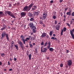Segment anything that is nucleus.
Instances as JSON below:
<instances>
[{
  "mask_svg": "<svg viewBox=\"0 0 74 74\" xmlns=\"http://www.w3.org/2000/svg\"><path fill=\"white\" fill-rule=\"evenodd\" d=\"M29 26L31 28H32V31L34 33H36V32L37 31L36 27V26H33V23H29Z\"/></svg>",
  "mask_w": 74,
  "mask_h": 74,
  "instance_id": "f257e3e1",
  "label": "nucleus"
},
{
  "mask_svg": "<svg viewBox=\"0 0 74 74\" xmlns=\"http://www.w3.org/2000/svg\"><path fill=\"white\" fill-rule=\"evenodd\" d=\"M1 38H4L5 36L7 40H9V36L8 34H6L5 31H3V32H2L1 34Z\"/></svg>",
  "mask_w": 74,
  "mask_h": 74,
  "instance_id": "f03ea898",
  "label": "nucleus"
},
{
  "mask_svg": "<svg viewBox=\"0 0 74 74\" xmlns=\"http://www.w3.org/2000/svg\"><path fill=\"white\" fill-rule=\"evenodd\" d=\"M21 40L22 41H23L24 44H25V41H27V40H29L30 39V38H27L25 40V39H24L25 38H24V37L23 35L21 36Z\"/></svg>",
  "mask_w": 74,
  "mask_h": 74,
  "instance_id": "7ed1b4c3",
  "label": "nucleus"
},
{
  "mask_svg": "<svg viewBox=\"0 0 74 74\" xmlns=\"http://www.w3.org/2000/svg\"><path fill=\"white\" fill-rule=\"evenodd\" d=\"M5 14H8L9 16H11V17H12L13 18H16V17H15V16H14V15H13L11 13V12L10 11H5Z\"/></svg>",
  "mask_w": 74,
  "mask_h": 74,
  "instance_id": "20e7f679",
  "label": "nucleus"
},
{
  "mask_svg": "<svg viewBox=\"0 0 74 74\" xmlns=\"http://www.w3.org/2000/svg\"><path fill=\"white\" fill-rule=\"evenodd\" d=\"M74 29H72V30H70V34H71V35L72 36V38L74 40V35L73 34V33H74Z\"/></svg>",
  "mask_w": 74,
  "mask_h": 74,
  "instance_id": "39448f33",
  "label": "nucleus"
},
{
  "mask_svg": "<svg viewBox=\"0 0 74 74\" xmlns=\"http://www.w3.org/2000/svg\"><path fill=\"white\" fill-rule=\"evenodd\" d=\"M72 61H71V60H69L67 61V64L69 66H71V65H72Z\"/></svg>",
  "mask_w": 74,
  "mask_h": 74,
  "instance_id": "423d86ee",
  "label": "nucleus"
},
{
  "mask_svg": "<svg viewBox=\"0 0 74 74\" xmlns=\"http://www.w3.org/2000/svg\"><path fill=\"white\" fill-rule=\"evenodd\" d=\"M47 13H44L43 14L42 16L43 18L44 19H46L47 18Z\"/></svg>",
  "mask_w": 74,
  "mask_h": 74,
  "instance_id": "0eeeda50",
  "label": "nucleus"
},
{
  "mask_svg": "<svg viewBox=\"0 0 74 74\" xmlns=\"http://www.w3.org/2000/svg\"><path fill=\"white\" fill-rule=\"evenodd\" d=\"M27 10H28V11L29 10V8H28V6H26L23 8V11H26Z\"/></svg>",
  "mask_w": 74,
  "mask_h": 74,
  "instance_id": "6e6552de",
  "label": "nucleus"
},
{
  "mask_svg": "<svg viewBox=\"0 0 74 74\" xmlns=\"http://www.w3.org/2000/svg\"><path fill=\"white\" fill-rule=\"evenodd\" d=\"M47 48L46 47L45 48H43V49H42V50L41 51L42 52H47Z\"/></svg>",
  "mask_w": 74,
  "mask_h": 74,
  "instance_id": "1a4fd4ad",
  "label": "nucleus"
},
{
  "mask_svg": "<svg viewBox=\"0 0 74 74\" xmlns=\"http://www.w3.org/2000/svg\"><path fill=\"white\" fill-rule=\"evenodd\" d=\"M34 15H38L39 14H40V11H38L37 12H33Z\"/></svg>",
  "mask_w": 74,
  "mask_h": 74,
  "instance_id": "9d476101",
  "label": "nucleus"
},
{
  "mask_svg": "<svg viewBox=\"0 0 74 74\" xmlns=\"http://www.w3.org/2000/svg\"><path fill=\"white\" fill-rule=\"evenodd\" d=\"M26 14L25 12H22L21 13V17H24V16H25Z\"/></svg>",
  "mask_w": 74,
  "mask_h": 74,
  "instance_id": "9b49d317",
  "label": "nucleus"
},
{
  "mask_svg": "<svg viewBox=\"0 0 74 74\" xmlns=\"http://www.w3.org/2000/svg\"><path fill=\"white\" fill-rule=\"evenodd\" d=\"M47 34L44 32L42 33V34L41 36V37H42V38H44V37H45L47 36Z\"/></svg>",
  "mask_w": 74,
  "mask_h": 74,
  "instance_id": "f8f14e48",
  "label": "nucleus"
},
{
  "mask_svg": "<svg viewBox=\"0 0 74 74\" xmlns=\"http://www.w3.org/2000/svg\"><path fill=\"white\" fill-rule=\"evenodd\" d=\"M37 6L34 5L32 8V10H33V11H34V10H35L37 9Z\"/></svg>",
  "mask_w": 74,
  "mask_h": 74,
  "instance_id": "ddd939ff",
  "label": "nucleus"
},
{
  "mask_svg": "<svg viewBox=\"0 0 74 74\" xmlns=\"http://www.w3.org/2000/svg\"><path fill=\"white\" fill-rule=\"evenodd\" d=\"M33 5V4L31 3V4H30L29 6V9L28 10V11H29L30 10V8L32 7V6Z\"/></svg>",
  "mask_w": 74,
  "mask_h": 74,
  "instance_id": "4468645a",
  "label": "nucleus"
},
{
  "mask_svg": "<svg viewBox=\"0 0 74 74\" xmlns=\"http://www.w3.org/2000/svg\"><path fill=\"white\" fill-rule=\"evenodd\" d=\"M60 27V26L59 25H56V30H59Z\"/></svg>",
  "mask_w": 74,
  "mask_h": 74,
  "instance_id": "2eb2a0df",
  "label": "nucleus"
},
{
  "mask_svg": "<svg viewBox=\"0 0 74 74\" xmlns=\"http://www.w3.org/2000/svg\"><path fill=\"white\" fill-rule=\"evenodd\" d=\"M6 28H7V26H6L5 25H3V28H1V30H3L5 29Z\"/></svg>",
  "mask_w": 74,
  "mask_h": 74,
  "instance_id": "dca6fc26",
  "label": "nucleus"
},
{
  "mask_svg": "<svg viewBox=\"0 0 74 74\" xmlns=\"http://www.w3.org/2000/svg\"><path fill=\"white\" fill-rule=\"evenodd\" d=\"M4 13L2 11H0V16H2L4 15Z\"/></svg>",
  "mask_w": 74,
  "mask_h": 74,
  "instance_id": "f3484780",
  "label": "nucleus"
},
{
  "mask_svg": "<svg viewBox=\"0 0 74 74\" xmlns=\"http://www.w3.org/2000/svg\"><path fill=\"white\" fill-rule=\"evenodd\" d=\"M18 44H19V45H21V44H23V43L21 42L20 40H18Z\"/></svg>",
  "mask_w": 74,
  "mask_h": 74,
  "instance_id": "a211bd4d",
  "label": "nucleus"
},
{
  "mask_svg": "<svg viewBox=\"0 0 74 74\" xmlns=\"http://www.w3.org/2000/svg\"><path fill=\"white\" fill-rule=\"evenodd\" d=\"M51 39L53 40H56L57 41V38H55L53 37L51 38Z\"/></svg>",
  "mask_w": 74,
  "mask_h": 74,
  "instance_id": "6ab92c4d",
  "label": "nucleus"
},
{
  "mask_svg": "<svg viewBox=\"0 0 74 74\" xmlns=\"http://www.w3.org/2000/svg\"><path fill=\"white\" fill-rule=\"evenodd\" d=\"M66 14L67 15H69V16H70V15H71V13L69 12H66Z\"/></svg>",
  "mask_w": 74,
  "mask_h": 74,
  "instance_id": "aec40b11",
  "label": "nucleus"
},
{
  "mask_svg": "<svg viewBox=\"0 0 74 74\" xmlns=\"http://www.w3.org/2000/svg\"><path fill=\"white\" fill-rule=\"evenodd\" d=\"M29 60H31V58L32 57V55L31 54H29L28 56Z\"/></svg>",
  "mask_w": 74,
  "mask_h": 74,
  "instance_id": "412c9836",
  "label": "nucleus"
},
{
  "mask_svg": "<svg viewBox=\"0 0 74 74\" xmlns=\"http://www.w3.org/2000/svg\"><path fill=\"white\" fill-rule=\"evenodd\" d=\"M50 51H51V52H53V50H54L53 49V48H50L49 49Z\"/></svg>",
  "mask_w": 74,
  "mask_h": 74,
  "instance_id": "4be33fe9",
  "label": "nucleus"
},
{
  "mask_svg": "<svg viewBox=\"0 0 74 74\" xmlns=\"http://www.w3.org/2000/svg\"><path fill=\"white\" fill-rule=\"evenodd\" d=\"M52 31L50 32L49 35L50 36H52Z\"/></svg>",
  "mask_w": 74,
  "mask_h": 74,
  "instance_id": "5701e85b",
  "label": "nucleus"
},
{
  "mask_svg": "<svg viewBox=\"0 0 74 74\" xmlns=\"http://www.w3.org/2000/svg\"><path fill=\"white\" fill-rule=\"evenodd\" d=\"M14 47H16V49H17V50H18V46H17L16 45H14Z\"/></svg>",
  "mask_w": 74,
  "mask_h": 74,
  "instance_id": "b1692460",
  "label": "nucleus"
},
{
  "mask_svg": "<svg viewBox=\"0 0 74 74\" xmlns=\"http://www.w3.org/2000/svg\"><path fill=\"white\" fill-rule=\"evenodd\" d=\"M63 30H64V32H66V30H67V28H66V27H64L63 29Z\"/></svg>",
  "mask_w": 74,
  "mask_h": 74,
  "instance_id": "393cba45",
  "label": "nucleus"
},
{
  "mask_svg": "<svg viewBox=\"0 0 74 74\" xmlns=\"http://www.w3.org/2000/svg\"><path fill=\"white\" fill-rule=\"evenodd\" d=\"M63 29H62L61 32V35L62 36L63 35Z\"/></svg>",
  "mask_w": 74,
  "mask_h": 74,
  "instance_id": "a878e982",
  "label": "nucleus"
},
{
  "mask_svg": "<svg viewBox=\"0 0 74 74\" xmlns=\"http://www.w3.org/2000/svg\"><path fill=\"white\" fill-rule=\"evenodd\" d=\"M39 22L40 24H41L42 25V24H43V22L42 21H39Z\"/></svg>",
  "mask_w": 74,
  "mask_h": 74,
  "instance_id": "bb28decb",
  "label": "nucleus"
},
{
  "mask_svg": "<svg viewBox=\"0 0 74 74\" xmlns=\"http://www.w3.org/2000/svg\"><path fill=\"white\" fill-rule=\"evenodd\" d=\"M53 18L54 19H55L56 18V17L55 16H53Z\"/></svg>",
  "mask_w": 74,
  "mask_h": 74,
  "instance_id": "cd10ccee",
  "label": "nucleus"
},
{
  "mask_svg": "<svg viewBox=\"0 0 74 74\" xmlns=\"http://www.w3.org/2000/svg\"><path fill=\"white\" fill-rule=\"evenodd\" d=\"M66 25H67V26H69V27H70V25L69 23H66Z\"/></svg>",
  "mask_w": 74,
  "mask_h": 74,
  "instance_id": "c85d7f7f",
  "label": "nucleus"
},
{
  "mask_svg": "<svg viewBox=\"0 0 74 74\" xmlns=\"http://www.w3.org/2000/svg\"><path fill=\"white\" fill-rule=\"evenodd\" d=\"M57 23H58V21L57 20H56L55 21V25H56L57 24Z\"/></svg>",
  "mask_w": 74,
  "mask_h": 74,
  "instance_id": "c756f323",
  "label": "nucleus"
},
{
  "mask_svg": "<svg viewBox=\"0 0 74 74\" xmlns=\"http://www.w3.org/2000/svg\"><path fill=\"white\" fill-rule=\"evenodd\" d=\"M30 48H33V45H32V44H30Z\"/></svg>",
  "mask_w": 74,
  "mask_h": 74,
  "instance_id": "7c9ffc66",
  "label": "nucleus"
},
{
  "mask_svg": "<svg viewBox=\"0 0 74 74\" xmlns=\"http://www.w3.org/2000/svg\"><path fill=\"white\" fill-rule=\"evenodd\" d=\"M34 18H32L30 19V21H34Z\"/></svg>",
  "mask_w": 74,
  "mask_h": 74,
  "instance_id": "2f4dec72",
  "label": "nucleus"
},
{
  "mask_svg": "<svg viewBox=\"0 0 74 74\" xmlns=\"http://www.w3.org/2000/svg\"><path fill=\"white\" fill-rule=\"evenodd\" d=\"M41 45H44V42H42L41 43Z\"/></svg>",
  "mask_w": 74,
  "mask_h": 74,
  "instance_id": "473e14b6",
  "label": "nucleus"
},
{
  "mask_svg": "<svg viewBox=\"0 0 74 74\" xmlns=\"http://www.w3.org/2000/svg\"><path fill=\"white\" fill-rule=\"evenodd\" d=\"M72 15L73 16H74V12H73L72 13Z\"/></svg>",
  "mask_w": 74,
  "mask_h": 74,
  "instance_id": "72a5a7b5",
  "label": "nucleus"
},
{
  "mask_svg": "<svg viewBox=\"0 0 74 74\" xmlns=\"http://www.w3.org/2000/svg\"><path fill=\"white\" fill-rule=\"evenodd\" d=\"M4 55H5V54L4 53H2L1 54V56H4Z\"/></svg>",
  "mask_w": 74,
  "mask_h": 74,
  "instance_id": "f704fd0d",
  "label": "nucleus"
},
{
  "mask_svg": "<svg viewBox=\"0 0 74 74\" xmlns=\"http://www.w3.org/2000/svg\"><path fill=\"white\" fill-rule=\"evenodd\" d=\"M63 64H60V67H63Z\"/></svg>",
  "mask_w": 74,
  "mask_h": 74,
  "instance_id": "c9c22d12",
  "label": "nucleus"
},
{
  "mask_svg": "<svg viewBox=\"0 0 74 74\" xmlns=\"http://www.w3.org/2000/svg\"><path fill=\"white\" fill-rule=\"evenodd\" d=\"M23 46V43L20 45V47H22Z\"/></svg>",
  "mask_w": 74,
  "mask_h": 74,
  "instance_id": "e433bc0d",
  "label": "nucleus"
},
{
  "mask_svg": "<svg viewBox=\"0 0 74 74\" xmlns=\"http://www.w3.org/2000/svg\"><path fill=\"white\" fill-rule=\"evenodd\" d=\"M51 47V46H48L47 47V49H49L50 48V47Z\"/></svg>",
  "mask_w": 74,
  "mask_h": 74,
  "instance_id": "4c0bfd02",
  "label": "nucleus"
},
{
  "mask_svg": "<svg viewBox=\"0 0 74 74\" xmlns=\"http://www.w3.org/2000/svg\"><path fill=\"white\" fill-rule=\"evenodd\" d=\"M48 44L49 45V46H51V43H50V42H49L48 43Z\"/></svg>",
  "mask_w": 74,
  "mask_h": 74,
  "instance_id": "58836bf2",
  "label": "nucleus"
},
{
  "mask_svg": "<svg viewBox=\"0 0 74 74\" xmlns=\"http://www.w3.org/2000/svg\"><path fill=\"white\" fill-rule=\"evenodd\" d=\"M14 44V41H12L11 42V44L13 45V44Z\"/></svg>",
  "mask_w": 74,
  "mask_h": 74,
  "instance_id": "ea45409f",
  "label": "nucleus"
},
{
  "mask_svg": "<svg viewBox=\"0 0 74 74\" xmlns=\"http://www.w3.org/2000/svg\"><path fill=\"white\" fill-rule=\"evenodd\" d=\"M14 61L15 62V61H16V60H17V59H16V58H14Z\"/></svg>",
  "mask_w": 74,
  "mask_h": 74,
  "instance_id": "a19ab883",
  "label": "nucleus"
},
{
  "mask_svg": "<svg viewBox=\"0 0 74 74\" xmlns=\"http://www.w3.org/2000/svg\"><path fill=\"white\" fill-rule=\"evenodd\" d=\"M66 53H69V51L68 50H66Z\"/></svg>",
  "mask_w": 74,
  "mask_h": 74,
  "instance_id": "79ce46f5",
  "label": "nucleus"
},
{
  "mask_svg": "<svg viewBox=\"0 0 74 74\" xmlns=\"http://www.w3.org/2000/svg\"><path fill=\"white\" fill-rule=\"evenodd\" d=\"M47 44H48V42H45V45H47Z\"/></svg>",
  "mask_w": 74,
  "mask_h": 74,
  "instance_id": "37998d69",
  "label": "nucleus"
},
{
  "mask_svg": "<svg viewBox=\"0 0 74 74\" xmlns=\"http://www.w3.org/2000/svg\"><path fill=\"white\" fill-rule=\"evenodd\" d=\"M53 2V0L51 1H50V3H52Z\"/></svg>",
  "mask_w": 74,
  "mask_h": 74,
  "instance_id": "c03bdc74",
  "label": "nucleus"
},
{
  "mask_svg": "<svg viewBox=\"0 0 74 74\" xmlns=\"http://www.w3.org/2000/svg\"><path fill=\"white\" fill-rule=\"evenodd\" d=\"M63 0H60V3H62V1H63Z\"/></svg>",
  "mask_w": 74,
  "mask_h": 74,
  "instance_id": "a18cd8bd",
  "label": "nucleus"
},
{
  "mask_svg": "<svg viewBox=\"0 0 74 74\" xmlns=\"http://www.w3.org/2000/svg\"><path fill=\"white\" fill-rule=\"evenodd\" d=\"M8 65H10V62L9 61L8 62Z\"/></svg>",
  "mask_w": 74,
  "mask_h": 74,
  "instance_id": "49530a36",
  "label": "nucleus"
},
{
  "mask_svg": "<svg viewBox=\"0 0 74 74\" xmlns=\"http://www.w3.org/2000/svg\"><path fill=\"white\" fill-rule=\"evenodd\" d=\"M21 48L22 49H23H23L24 48V47H23V46L21 47Z\"/></svg>",
  "mask_w": 74,
  "mask_h": 74,
  "instance_id": "de8ad7c7",
  "label": "nucleus"
},
{
  "mask_svg": "<svg viewBox=\"0 0 74 74\" xmlns=\"http://www.w3.org/2000/svg\"><path fill=\"white\" fill-rule=\"evenodd\" d=\"M46 37L47 38H49V36L48 35H47L46 36Z\"/></svg>",
  "mask_w": 74,
  "mask_h": 74,
  "instance_id": "09e8293b",
  "label": "nucleus"
},
{
  "mask_svg": "<svg viewBox=\"0 0 74 74\" xmlns=\"http://www.w3.org/2000/svg\"><path fill=\"white\" fill-rule=\"evenodd\" d=\"M69 12H70V13H71V12H72V10H69Z\"/></svg>",
  "mask_w": 74,
  "mask_h": 74,
  "instance_id": "8fccbe9b",
  "label": "nucleus"
},
{
  "mask_svg": "<svg viewBox=\"0 0 74 74\" xmlns=\"http://www.w3.org/2000/svg\"><path fill=\"white\" fill-rule=\"evenodd\" d=\"M67 10H68V8H65V11H66Z\"/></svg>",
  "mask_w": 74,
  "mask_h": 74,
  "instance_id": "3c124183",
  "label": "nucleus"
},
{
  "mask_svg": "<svg viewBox=\"0 0 74 74\" xmlns=\"http://www.w3.org/2000/svg\"><path fill=\"white\" fill-rule=\"evenodd\" d=\"M53 37H55L56 36V35L55 34H53Z\"/></svg>",
  "mask_w": 74,
  "mask_h": 74,
  "instance_id": "603ef678",
  "label": "nucleus"
},
{
  "mask_svg": "<svg viewBox=\"0 0 74 74\" xmlns=\"http://www.w3.org/2000/svg\"><path fill=\"white\" fill-rule=\"evenodd\" d=\"M10 61H12V59H11V58H10Z\"/></svg>",
  "mask_w": 74,
  "mask_h": 74,
  "instance_id": "864d4df0",
  "label": "nucleus"
},
{
  "mask_svg": "<svg viewBox=\"0 0 74 74\" xmlns=\"http://www.w3.org/2000/svg\"><path fill=\"white\" fill-rule=\"evenodd\" d=\"M42 48H43V47H41V51H42Z\"/></svg>",
  "mask_w": 74,
  "mask_h": 74,
  "instance_id": "5fc2aeb1",
  "label": "nucleus"
},
{
  "mask_svg": "<svg viewBox=\"0 0 74 74\" xmlns=\"http://www.w3.org/2000/svg\"><path fill=\"white\" fill-rule=\"evenodd\" d=\"M1 64H2V63L1 62H0V66H1Z\"/></svg>",
  "mask_w": 74,
  "mask_h": 74,
  "instance_id": "6e6d98bb",
  "label": "nucleus"
},
{
  "mask_svg": "<svg viewBox=\"0 0 74 74\" xmlns=\"http://www.w3.org/2000/svg\"><path fill=\"white\" fill-rule=\"evenodd\" d=\"M14 47V45H13L11 44V47H12H12Z\"/></svg>",
  "mask_w": 74,
  "mask_h": 74,
  "instance_id": "4d7b16f0",
  "label": "nucleus"
},
{
  "mask_svg": "<svg viewBox=\"0 0 74 74\" xmlns=\"http://www.w3.org/2000/svg\"><path fill=\"white\" fill-rule=\"evenodd\" d=\"M12 71V69H9V71Z\"/></svg>",
  "mask_w": 74,
  "mask_h": 74,
  "instance_id": "13d9d810",
  "label": "nucleus"
},
{
  "mask_svg": "<svg viewBox=\"0 0 74 74\" xmlns=\"http://www.w3.org/2000/svg\"><path fill=\"white\" fill-rule=\"evenodd\" d=\"M72 20L73 21V22H74V18H72Z\"/></svg>",
  "mask_w": 74,
  "mask_h": 74,
  "instance_id": "bf43d9fd",
  "label": "nucleus"
},
{
  "mask_svg": "<svg viewBox=\"0 0 74 74\" xmlns=\"http://www.w3.org/2000/svg\"><path fill=\"white\" fill-rule=\"evenodd\" d=\"M43 27H45V24H43Z\"/></svg>",
  "mask_w": 74,
  "mask_h": 74,
  "instance_id": "052dcab7",
  "label": "nucleus"
},
{
  "mask_svg": "<svg viewBox=\"0 0 74 74\" xmlns=\"http://www.w3.org/2000/svg\"><path fill=\"white\" fill-rule=\"evenodd\" d=\"M16 14H17L16 13H15L14 14H13V15H16Z\"/></svg>",
  "mask_w": 74,
  "mask_h": 74,
  "instance_id": "680f3d73",
  "label": "nucleus"
},
{
  "mask_svg": "<svg viewBox=\"0 0 74 74\" xmlns=\"http://www.w3.org/2000/svg\"><path fill=\"white\" fill-rule=\"evenodd\" d=\"M33 34V32H31V35H32V34Z\"/></svg>",
  "mask_w": 74,
  "mask_h": 74,
  "instance_id": "e2e57ef3",
  "label": "nucleus"
},
{
  "mask_svg": "<svg viewBox=\"0 0 74 74\" xmlns=\"http://www.w3.org/2000/svg\"><path fill=\"white\" fill-rule=\"evenodd\" d=\"M61 16L63 15V13H61Z\"/></svg>",
  "mask_w": 74,
  "mask_h": 74,
  "instance_id": "0e129e2a",
  "label": "nucleus"
},
{
  "mask_svg": "<svg viewBox=\"0 0 74 74\" xmlns=\"http://www.w3.org/2000/svg\"><path fill=\"white\" fill-rule=\"evenodd\" d=\"M33 45H35V43H34L33 44Z\"/></svg>",
  "mask_w": 74,
  "mask_h": 74,
  "instance_id": "69168bd1",
  "label": "nucleus"
},
{
  "mask_svg": "<svg viewBox=\"0 0 74 74\" xmlns=\"http://www.w3.org/2000/svg\"><path fill=\"white\" fill-rule=\"evenodd\" d=\"M70 23V24L71 25V24H73V23L71 22Z\"/></svg>",
  "mask_w": 74,
  "mask_h": 74,
  "instance_id": "338daca9",
  "label": "nucleus"
},
{
  "mask_svg": "<svg viewBox=\"0 0 74 74\" xmlns=\"http://www.w3.org/2000/svg\"><path fill=\"white\" fill-rule=\"evenodd\" d=\"M71 22H72V23H73V21L72 20L71 21Z\"/></svg>",
  "mask_w": 74,
  "mask_h": 74,
  "instance_id": "774afa93",
  "label": "nucleus"
}]
</instances>
